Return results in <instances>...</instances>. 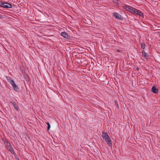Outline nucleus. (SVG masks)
<instances>
[{"label": "nucleus", "instance_id": "nucleus-1", "mask_svg": "<svg viewBox=\"0 0 160 160\" xmlns=\"http://www.w3.org/2000/svg\"><path fill=\"white\" fill-rule=\"evenodd\" d=\"M102 137L103 139L105 140L107 143L110 146H112V143L111 142V139L109 137L108 134L105 132H103L102 133Z\"/></svg>", "mask_w": 160, "mask_h": 160}, {"label": "nucleus", "instance_id": "nucleus-2", "mask_svg": "<svg viewBox=\"0 0 160 160\" xmlns=\"http://www.w3.org/2000/svg\"><path fill=\"white\" fill-rule=\"evenodd\" d=\"M4 144L5 145L6 148L8 150L11 152L13 151L14 150L13 148L11 146L10 143L8 142L7 140H6L5 141Z\"/></svg>", "mask_w": 160, "mask_h": 160}, {"label": "nucleus", "instance_id": "nucleus-3", "mask_svg": "<svg viewBox=\"0 0 160 160\" xmlns=\"http://www.w3.org/2000/svg\"><path fill=\"white\" fill-rule=\"evenodd\" d=\"M8 82L12 85L14 90L16 92H18V87L15 83L14 81L13 80L10 79L8 80Z\"/></svg>", "mask_w": 160, "mask_h": 160}, {"label": "nucleus", "instance_id": "nucleus-4", "mask_svg": "<svg viewBox=\"0 0 160 160\" xmlns=\"http://www.w3.org/2000/svg\"><path fill=\"white\" fill-rule=\"evenodd\" d=\"M124 8L126 9L127 10L132 13H135L137 10V9L135 8L128 6H125Z\"/></svg>", "mask_w": 160, "mask_h": 160}, {"label": "nucleus", "instance_id": "nucleus-5", "mask_svg": "<svg viewBox=\"0 0 160 160\" xmlns=\"http://www.w3.org/2000/svg\"><path fill=\"white\" fill-rule=\"evenodd\" d=\"M1 6L6 8H11L12 7V5L11 4L6 2L1 3Z\"/></svg>", "mask_w": 160, "mask_h": 160}, {"label": "nucleus", "instance_id": "nucleus-6", "mask_svg": "<svg viewBox=\"0 0 160 160\" xmlns=\"http://www.w3.org/2000/svg\"><path fill=\"white\" fill-rule=\"evenodd\" d=\"M113 15L117 19L121 20L122 18L121 16L118 13L113 12Z\"/></svg>", "mask_w": 160, "mask_h": 160}, {"label": "nucleus", "instance_id": "nucleus-7", "mask_svg": "<svg viewBox=\"0 0 160 160\" xmlns=\"http://www.w3.org/2000/svg\"><path fill=\"white\" fill-rule=\"evenodd\" d=\"M10 102L12 103L15 109L17 111H18L19 110V107L17 103L15 102H13L12 101L11 102Z\"/></svg>", "mask_w": 160, "mask_h": 160}, {"label": "nucleus", "instance_id": "nucleus-8", "mask_svg": "<svg viewBox=\"0 0 160 160\" xmlns=\"http://www.w3.org/2000/svg\"><path fill=\"white\" fill-rule=\"evenodd\" d=\"M61 34L63 37L66 38L68 39L69 38V35L66 32H62L61 33Z\"/></svg>", "mask_w": 160, "mask_h": 160}, {"label": "nucleus", "instance_id": "nucleus-9", "mask_svg": "<svg viewBox=\"0 0 160 160\" xmlns=\"http://www.w3.org/2000/svg\"><path fill=\"white\" fill-rule=\"evenodd\" d=\"M135 13H136V14L142 17H143V16L142 12H141L140 10H138L137 9L136 10V12H135Z\"/></svg>", "mask_w": 160, "mask_h": 160}, {"label": "nucleus", "instance_id": "nucleus-10", "mask_svg": "<svg viewBox=\"0 0 160 160\" xmlns=\"http://www.w3.org/2000/svg\"><path fill=\"white\" fill-rule=\"evenodd\" d=\"M152 91L155 93H157L158 92V90L156 87L153 86L152 89Z\"/></svg>", "mask_w": 160, "mask_h": 160}, {"label": "nucleus", "instance_id": "nucleus-11", "mask_svg": "<svg viewBox=\"0 0 160 160\" xmlns=\"http://www.w3.org/2000/svg\"><path fill=\"white\" fill-rule=\"evenodd\" d=\"M142 55L146 58L147 59L148 58L149 56V55L144 50H143L142 51Z\"/></svg>", "mask_w": 160, "mask_h": 160}, {"label": "nucleus", "instance_id": "nucleus-12", "mask_svg": "<svg viewBox=\"0 0 160 160\" xmlns=\"http://www.w3.org/2000/svg\"><path fill=\"white\" fill-rule=\"evenodd\" d=\"M141 47L142 48L144 49L145 47V44L144 43H142L141 44Z\"/></svg>", "mask_w": 160, "mask_h": 160}, {"label": "nucleus", "instance_id": "nucleus-13", "mask_svg": "<svg viewBox=\"0 0 160 160\" xmlns=\"http://www.w3.org/2000/svg\"><path fill=\"white\" fill-rule=\"evenodd\" d=\"M47 124L48 125V129H49V128H50V125L49 124V123L48 122L47 123Z\"/></svg>", "mask_w": 160, "mask_h": 160}, {"label": "nucleus", "instance_id": "nucleus-14", "mask_svg": "<svg viewBox=\"0 0 160 160\" xmlns=\"http://www.w3.org/2000/svg\"><path fill=\"white\" fill-rule=\"evenodd\" d=\"M138 68H137V70H138Z\"/></svg>", "mask_w": 160, "mask_h": 160}]
</instances>
